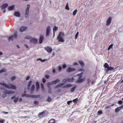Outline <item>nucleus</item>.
Here are the masks:
<instances>
[{
	"label": "nucleus",
	"mask_w": 123,
	"mask_h": 123,
	"mask_svg": "<svg viewBox=\"0 0 123 123\" xmlns=\"http://www.w3.org/2000/svg\"><path fill=\"white\" fill-rule=\"evenodd\" d=\"M0 84L9 89H12L14 90H16L17 89V86L12 84H9L8 85L5 83H0Z\"/></svg>",
	"instance_id": "obj_1"
},
{
	"label": "nucleus",
	"mask_w": 123,
	"mask_h": 123,
	"mask_svg": "<svg viewBox=\"0 0 123 123\" xmlns=\"http://www.w3.org/2000/svg\"><path fill=\"white\" fill-rule=\"evenodd\" d=\"M64 36V33L60 32L57 37V39L58 40V41L62 43L64 42L65 41V40L63 37Z\"/></svg>",
	"instance_id": "obj_2"
},
{
	"label": "nucleus",
	"mask_w": 123,
	"mask_h": 123,
	"mask_svg": "<svg viewBox=\"0 0 123 123\" xmlns=\"http://www.w3.org/2000/svg\"><path fill=\"white\" fill-rule=\"evenodd\" d=\"M72 86V85L70 84H67L65 86H63V83H61L56 85V88L60 87H62L63 88H69L71 87Z\"/></svg>",
	"instance_id": "obj_3"
},
{
	"label": "nucleus",
	"mask_w": 123,
	"mask_h": 123,
	"mask_svg": "<svg viewBox=\"0 0 123 123\" xmlns=\"http://www.w3.org/2000/svg\"><path fill=\"white\" fill-rule=\"evenodd\" d=\"M30 7V5L28 4L27 5L26 9V10L25 12V17L26 18H27L28 15L29 13V10Z\"/></svg>",
	"instance_id": "obj_4"
},
{
	"label": "nucleus",
	"mask_w": 123,
	"mask_h": 123,
	"mask_svg": "<svg viewBox=\"0 0 123 123\" xmlns=\"http://www.w3.org/2000/svg\"><path fill=\"white\" fill-rule=\"evenodd\" d=\"M15 92L12 90L7 91L6 90H5L4 93H5L8 94H12L14 93Z\"/></svg>",
	"instance_id": "obj_5"
},
{
	"label": "nucleus",
	"mask_w": 123,
	"mask_h": 123,
	"mask_svg": "<svg viewBox=\"0 0 123 123\" xmlns=\"http://www.w3.org/2000/svg\"><path fill=\"white\" fill-rule=\"evenodd\" d=\"M85 78H81V77H78V80L76 81V82L77 83H80L82 82L85 80Z\"/></svg>",
	"instance_id": "obj_6"
},
{
	"label": "nucleus",
	"mask_w": 123,
	"mask_h": 123,
	"mask_svg": "<svg viewBox=\"0 0 123 123\" xmlns=\"http://www.w3.org/2000/svg\"><path fill=\"white\" fill-rule=\"evenodd\" d=\"M17 35L16 33L14 34L12 36H11L9 38V41H13L14 39L16 38L17 37Z\"/></svg>",
	"instance_id": "obj_7"
},
{
	"label": "nucleus",
	"mask_w": 123,
	"mask_h": 123,
	"mask_svg": "<svg viewBox=\"0 0 123 123\" xmlns=\"http://www.w3.org/2000/svg\"><path fill=\"white\" fill-rule=\"evenodd\" d=\"M50 26L47 27L46 29V36L47 37L49 36L50 31Z\"/></svg>",
	"instance_id": "obj_8"
},
{
	"label": "nucleus",
	"mask_w": 123,
	"mask_h": 123,
	"mask_svg": "<svg viewBox=\"0 0 123 123\" xmlns=\"http://www.w3.org/2000/svg\"><path fill=\"white\" fill-rule=\"evenodd\" d=\"M25 96L28 97H30L33 98H37V97H39V96L36 95H31L30 94H25Z\"/></svg>",
	"instance_id": "obj_9"
},
{
	"label": "nucleus",
	"mask_w": 123,
	"mask_h": 123,
	"mask_svg": "<svg viewBox=\"0 0 123 123\" xmlns=\"http://www.w3.org/2000/svg\"><path fill=\"white\" fill-rule=\"evenodd\" d=\"M75 69L74 68H72L70 67H68L67 69L66 72L68 73H70L75 71Z\"/></svg>",
	"instance_id": "obj_10"
},
{
	"label": "nucleus",
	"mask_w": 123,
	"mask_h": 123,
	"mask_svg": "<svg viewBox=\"0 0 123 123\" xmlns=\"http://www.w3.org/2000/svg\"><path fill=\"white\" fill-rule=\"evenodd\" d=\"M111 18L110 17L108 18L106 21V25L108 26L111 23Z\"/></svg>",
	"instance_id": "obj_11"
},
{
	"label": "nucleus",
	"mask_w": 123,
	"mask_h": 123,
	"mask_svg": "<svg viewBox=\"0 0 123 123\" xmlns=\"http://www.w3.org/2000/svg\"><path fill=\"white\" fill-rule=\"evenodd\" d=\"M45 49L48 52L50 53L51 52L52 49L51 47H49L48 46L45 48Z\"/></svg>",
	"instance_id": "obj_12"
},
{
	"label": "nucleus",
	"mask_w": 123,
	"mask_h": 123,
	"mask_svg": "<svg viewBox=\"0 0 123 123\" xmlns=\"http://www.w3.org/2000/svg\"><path fill=\"white\" fill-rule=\"evenodd\" d=\"M27 28L26 27L22 26L19 29V30L21 32H23L27 29Z\"/></svg>",
	"instance_id": "obj_13"
},
{
	"label": "nucleus",
	"mask_w": 123,
	"mask_h": 123,
	"mask_svg": "<svg viewBox=\"0 0 123 123\" xmlns=\"http://www.w3.org/2000/svg\"><path fill=\"white\" fill-rule=\"evenodd\" d=\"M44 39V37L42 35H41L40 37L39 43H41L43 42V40Z\"/></svg>",
	"instance_id": "obj_14"
},
{
	"label": "nucleus",
	"mask_w": 123,
	"mask_h": 123,
	"mask_svg": "<svg viewBox=\"0 0 123 123\" xmlns=\"http://www.w3.org/2000/svg\"><path fill=\"white\" fill-rule=\"evenodd\" d=\"M45 112L43 111L42 112H41L39 113L38 116L41 117H43L44 115Z\"/></svg>",
	"instance_id": "obj_15"
},
{
	"label": "nucleus",
	"mask_w": 123,
	"mask_h": 123,
	"mask_svg": "<svg viewBox=\"0 0 123 123\" xmlns=\"http://www.w3.org/2000/svg\"><path fill=\"white\" fill-rule=\"evenodd\" d=\"M66 79L67 82H72L74 80V78H73L72 77L71 78H68Z\"/></svg>",
	"instance_id": "obj_16"
},
{
	"label": "nucleus",
	"mask_w": 123,
	"mask_h": 123,
	"mask_svg": "<svg viewBox=\"0 0 123 123\" xmlns=\"http://www.w3.org/2000/svg\"><path fill=\"white\" fill-rule=\"evenodd\" d=\"M60 82V80L59 79H56L55 81H52L51 82V84H52L53 83L54 84H56L58 83H59Z\"/></svg>",
	"instance_id": "obj_17"
},
{
	"label": "nucleus",
	"mask_w": 123,
	"mask_h": 123,
	"mask_svg": "<svg viewBox=\"0 0 123 123\" xmlns=\"http://www.w3.org/2000/svg\"><path fill=\"white\" fill-rule=\"evenodd\" d=\"M31 42L34 43H36L37 42V40L35 38H33L30 40Z\"/></svg>",
	"instance_id": "obj_18"
},
{
	"label": "nucleus",
	"mask_w": 123,
	"mask_h": 123,
	"mask_svg": "<svg viewBox=\"0 0 123 123\" xmlns=\"http://www.w3.org/2000/svg\"><path fill=\"white\" fill-rule=\"evenodd\" d=\"M14 15L15 16L17 17H19L20 16V14L19 12H15L14 13Z\"/></svg>",
	"instance_id": "obj_19"
},
{
	"label": "nucleus",
	"mask_w": 123,
	"mask_h": 123,
	"mask_svg": "<svg viewBox=\"0 0 123 123\" xmlns=\"http://www.w3.org/2000/svg\"><path fill=\"white\" fill-rule=\"evenodd\" d=\"M8 6L7 4H5L1 6V8L2 9H4L7 7Z\"/></svg>",
	"instance_id": "obj_20"
},
{
	"label": "nucleus",
	"mask_w": 123,
	"mask_h": 123,
	"mask_svg": "<svg viewBox=\"0 0 123 123\" xmlns=\"http://www.w3.org/2000/svg\"><path fill=\"white\" fill-rule=\"evenodd\" d=\"M14 7V5L9 6L8 8V9L9 11L12 10L13 9Z\"/></svg>",
	"instance_id": "obj_21"
},
{
	"label": "nucleus",
	"mask_w": 123,
	"mask_h": 123,
	"mask_svg": "<svg viewBox=\"0 0 123 123\" xmlns=\"http://www.w3.org/2000/svg\"><path fill=\"white\" fill-rule=\"evenodd\" d=\"M58 29V27H56V26H54V28H53V34H54V36L55 35V31H56Z\"/></svg>",
	"instance_id": "obj_22"
},
{
	"label": "nucleus",
	"mask_w": 123,
	"mask_h": 123,
	"mask_svg": "<svg viewBox=\"0 0 123 123\" xmlns=\"http://www.w3.org/2000/svg\"><path fill=\"white\" fill-rule=\"evenodd\" d=\"M49 121L50 122H49V123H55V120L54 119H50Z\"/></svg>",
	"instance_id": "obj_23"
},
{
	"label": "nucleus",
	"mask_w": 123,
	"mask_h": 123,
	"mask_svg": "<svg viewBox=\"0 0 123 123\" xmlns=\"http://www.w3.org/2000/svg\"><path fill=\"white\" fill-rule=\"evenodd\" d=\"M114 104H112L111 105H109L107 106L105 108V109H107L109 108H111V106H114Z\"/></svg>",
	"instance_id": "obj_24"
},
{
	"label": "nucleus",
	"mask_w": 123,
	"mask_h": 123,
	"mask_svg": "<svg viewBox=\"0 0 123 123\" xmlns=\"http://www.w3.org/2000/svg\"><path fill=\"white\" fill-rule=\"evenodd\" d=\"M79 63L81 65L82 67L84 65V64L83 62L81 61H79Z\"/></svg>",
	"instance_id": "obj_25"
},
{
	"label": "nucleus",
	"mask_w": 123,
	"mask_h": 123,
	"mask_svg": "<svg viewBox=\"0 0 123 123\" xmlns=\"http://www.w3.org/2000/svg\"><path fill=\"white\" fill-rule=\"evenodd\" d=\"M120 110V107H118L115 109V111L116 112H117Z\"/></svg>",
	"instance_id": "obj_26"
},
{
	"label": "nucleus",
	"mask_w": 123,
	"mask_h": 123,
	"mask_svg": "<svg viewBox=\"0 0 123 123\" xmlns=\"http://www.w3.org/2000/svg\"><path fill=\"white\" fill-rule=\"evenodd\" d=\"M77 86H74L73 87H72L71 89L70 90V91L71 92H73L74 90V89L76 88Z\"/></svg>",
	"instance_id": "obj_27"
},
{
	"label": "nucleus",
	"mask_w": 123,
	"mask_h": 123,
	"mask_svg": "<svg viewBox=\"0 0 123 123\" xmlns=\"http://www.w3.org/2000/svg\"><path fill=\"white\" fill-rule=\"evenodd\" d=\"M113 69V68L112 67H109V66L108 68L107 69V70H106V71H107L110 70H112Z\"/></svg>",
	"instance_id": "obj_28"
},
{
	"label": "nucleus",
	"mask_w": 123,
	"mask_h": 123,
	"mask_svg": "<svg viewBox=\"0 0 123 123\" xmlns=\"http://www.w3.org/2000/svg\"><path fill=\"white\" fill-rule=\"evenodd\" d=\"M77 9H76L74 10L73 12V15L74 16H75L77 13Z\"/></svg>",
	"instance_id": "obj_29"
},
{
	"label": "nucleus",
	"mask_w": 123,
	"mask_h": 123,
	"mask_svg": "<svg viewBox=\"0 0 123 123\" xmlns=\"http://www.w3.org/2000/svg\"><path fill=\"white\" fill-rule=\"evenodd\" d=\"M6 71V69H3L0 71V74L3 72H5Z\"/></svg>",
	"instance_id": "obj_30"
},
{
	"label": "nucleus",
	"mask_w": 123,
	"mask_h": 123,
	"mask_svg": "<svg viewBox=\"0 0 123 123\" xmlns=\"http://www.w3.org/2000/svg\"><path fill=\"white\" fill-rule=\"evenodd\" d=\"M104 67L106 68H108V67H109V65L107 63H105L104 65Z\"/></svg>",
	"instance_id": "obj_31"
},
{
	"label": "nucleus",
	"mask_w": 123,
	"mask_h": 123,
	"mask_svg": "<svg viewBox=\"0 0 123 123\" xmlns=\"http://www.w3.org/2000/svg\"><path fill=\"white\" fill-rule=\"evenodd\" d=\"M35 88V86L34 85H33L32 86V87L31 88V92H32L33 91L34 89Z\"/></svg>",
	"instance_id": "obj_32"
},
{
	"label": "nucleus",
	"mask_w": 123,
	"mask_h": 123,
	"mask_svg": "<svg viewBox=\"0 0 123 123\" xmlns=\"http://www.w3.org/2000/svg\"><path fill=\"white\" fill-rule=\"evenodd\" d=\"M31 83L32 81H30L28 82V88H29L30 87L31 84Z\"/></svg>",
	"instance_id": "obj_33"
},
{
	"label": "nucleus",
	"mask_w": 123,
	"mask_h": 123,
	"mask_svg": "<svg viewBox=\"0 0 123 123\" xmlns=\"http://www.w3.org/2000/svg\"><path fill=\"white\" fill-rule=\"evenodd\" d=\"M113 46V44H111L109 47L108 48V50H109L111 48H112Z\"/></svg>",
	"instance_id": "obj_34"
},
{
	"label": "nucleus",
	"mask_w": 123,
	"mask_h": 123,
	"mask_svg": "<svg viewBox=\"0 0 123 123\" xmlns=\"http://www.w3.org/2000/svg\"><path fill=\"white\" fill-rule=\"evenodd\" d=\"M65 9L68 10H69V8L68 7V3H67L65 6Z\"/></svg>",
	"instance_id": "obj_35"
},
{
	"label": "nucleus",
	"mask_w": 123,
	"mask_h": 123,
	"mask_svg": "<svg viewBox=\"0 0 123 123\" xmlns=\"http://www.w3.org/2000/svg\"><path fill=\"white\" fill-rule=\"evenodd\" d=\"M62 82H63V83H62L63 85H64L67 82L66 81V79H64L62 81Z\"/></svg>",
	"instance_id": "obj_36"
},
{
	"label": "nucleus",
	"mask_w": 123,
	"mask_h": 123,
	"mask_svg": "<svg viewBox=\"0 0 123 123\" xmlns=\"http://www.w3.org/2000/svg\"><path fill=\"white\" fill-rule=\"evenodd\" d=\"M83 74V73H81L80 74H79L77 75V76H80L79 77H80L82 76Z\"/></svg>",
	"instance_id": "obj_37"
},
{
	"label": "nucleus",
	"mask_w": 123,
	"mask_h": 123,
	"mask_svg": "<svg viewBox=\"0 0 123 123\" xmlns=\"http://www.w3.org/2000/svg\"><path fill=\"white\" fill-rule=\"evenodd\" d=\"M41 86L42 90L43 91L44 89V87L43 86V85L42 83L41 84Z\"/></svg>",
	"instance_id": "obj_38"
},
{
	"label": "nucleus",
	"mask_w": 123,
	"mask_h": 123,
	"mask_svg": "<svg viewBox=\"0 0 123 123\" xmlns=\"http://www.w3.org/2000/svg\"><path fill=\"white\" fill-rule=\"evenodd\" d=\"M18 97L14 99V102H17L18 101Z\"/></svg>",
	"instance_id": "obj_39"
},
{
	"label": "nucleus",
	"mask_w": 123,
	"mask_h": 123,
	"mask_svg": "<svg viewBox=\"0 0 123 123\" xmlns=\"http://www.w3.org/2000/svg\"><path fill=\"white\" fill-rule=\"evenodd\" d=\"M15 79V77L14 76H13L11 77V81H13Z\"/></svg>",
	"instance_id": "obj_40"
},
{
	"label": "nucleus",
	"mask_w": 123,
	"mask_h": 123,
	"mask_svg": "<svg viewBox=\"0 0 123 123\" xmlns=\"http://www.w3.org/2000/svg\"><path fill=\"white\" fill-rule=\"evenodd\" d=\"M5 121V120L4 119H3L2 120L0 119V123H3Z\"/></svg>",
	"instance_id": "obj_41"
},
{
	"label": "nucleus",
	"mask_w": 123,
	"mask_h": 123,
	"mask_svg": "<svg viewBox=\"0 0 123 123\" xmlns=\"http://www.w3.org/2000/svg\"><path fill=\"white\" fill-rule=\"evenodd\" d=\"M79 33L78 32H77L76 33V35H75V39H76L77 38V37L78 36V34H79Z\"/></svg>",
	"instance_id": "obj_42"
},
{
	"label": "nucleus",
	"mask_w": 123,
	"mask_h": 123,
	"mask_svg": "<svg viewBox=\"0 0 123 123\" xmlns=\"http://www.w3.org/2000/svg\"><path fill=\"white\" fill-rule=\"evenodd\" d=\"M24 38L25 39H30V36H27L26 37H25Z\"/></svg>",
	"instance_id": "obj_43"
},
{
	"label": "nucleus",
	"mask_w": 123,
	"mask_h": 123,
	"mask_svg": "<svg viewBox=\"0 0 123 123\" xmlns=\"http://www.w3.org/2000/svg\"><path fill=\"white\" fill-rule=\"evenodd\" d=\"M118 103L120 105H121L123 103V101L121 100H119L118 101Z\"/></svg>",
	"instance_id": "obj_44"
},
{
	"label": "nucleus",
	"mask_w": 123,
	"mask_h": 123,
	"mask_svg": "<svg viewBox=\"0 0 123 123\" xmlns=\"http://www.w3.org/2000/svg\"><path fill=\"white\" fill-rule=\"evenodd\" d=\"M62 68L61 66H59L58 67V70L59 71H60L62 69Z\"/></svg>",
	"instance_id": "obj_45"
},
{
	"label": "nucleus",
	"mask_w": 123,
	"mask_h": 123,
	"mask_svg": "<svg viewBox=\"0 0 123 123\" xmlns=\"http://www.w3.org/2000/svg\"><path fill=\"white\" fill-rule=\"evenodd\" d=\"M6 94H4L2 95V97L3 98H5L6 97Z\"/></svg>",
	"instance_id": "obj_46"
},
{
	"label": "nucleus",
	"mask_w": 123,
	"mask_h": 123,
	"mask_svg": "<svg viewBox=\"0 0 123 123\" xmlns=\"http://www.w3.org/2000/svg\"><path fill=\"white\" fill-rule=\"evenodd\" d=\"M45 77L46 78L48 79L49 77V76L48 75H45Z\"/></svg>",
	"instance_id": "obj_47"
},
{
	"label": "nucleus",
	"mask_w": 123,
	"mask_h": 123,
	"mask_svg": "<svg viewBox=\"0 0 123 123\" xmlns=\"http://www.w3.org/2000/svg\"><path fill=\"white\" fill-rule=\"evenodd\" d=\"M78 71L84 72V70L83 68H80L78 70Z\"/></svg>",
	"instance_id": "obj_48"
},
{
	"label": "nucleus",
	"mask_w": 123,
	"mask_h": 123,
	"mask_svg": "<svg viewBox=\"0 0 123 123\" xmlns=\"http://www.w3.org/2000/svg\"><path fill=\"white\" fill-rule=\"evenodd\" d=\"M51 99L49 97L47 99V100L48 101H50L51 100Z\"/></svg>",
	"instance_id": "obj_49"
},
{
	"label": "nucleus",
	"mask_w": 123,
	"mask_h": 123,
	"mask_svg": "<svg viewBox=\"0 0 123 123\" xmlns=\"http://www.w3.org/2000/svg\"><path fill=\"white\" fill-rule=\"evenodd\" d=\"M72 102V101H68L67 102V103L68 105H69L71 102Z\"/></svg>",
	"instance_id": "obj_50"
},
{
	"label": "nucleus",
	"mask_w": 123,
	"mask_h": 123,
	"mask_svg": "<svg viewBox=\"0 0 123 123\" xmlns=\"http://www.w3.org/2000/svg\"><path fill=\"white\" fill-rule=\"evenodd\" d=\"M51 84V83H50V82H49L47 84V86L48 87H50V84Z\"/></svg>",
	"instance_id": "obj_51"
},
{
	"label": "nucleus",
	"mask_w": 123,
	"mask_h": 123,
	"mask_svg": "<svg viewBox=\"0 0 123 123\" xmlns=\"http://www.w3.org/2000/svg\"><path fill=\"white\" fill-rule=\"evenodd\" d=\"M34 104L36 105H37L38 104V102L37 101H35L34 102Z\"/></svg>",
	"instance_id": "obj_52"
},
{
	"label": "nucleus",
	"mask_w": 123,
	"mask_h": 123,
	"mask_svg": "<svg viewBox=\"0 0 123 123\" xmlns=\"http://www.w3.org/2000/svg\"><path fill=\"white\" fill-rule=\"evenodd\" d=\"M2 112V113H3L4 114H7L8 113V112L4 111H3Z\"/></svg>",
	"instance_id": "obj_53"
},
{
	"label": "nucleus",
	"mask_w": 123,
	"mask_h": 123,
	"mask_svg": "<svg viewBox=\"0 0 123 123\" xmlns=\"http://www.w3.org/2000/svg\"><path fill=\"white\" fill-rule=\"evenodd\" d=\"M37 61L40 60V61L42 62H43V60L41 59H38L37 60Z\"/></svg>",
	"instance_id": "obj_54"
},
{
	"label": "nucleus",
	"mask_w": 123,
	"mask_h": 123,
	"mask_svg": "<svg viewBox=\"0 0 123 123\" xmlns=\"http://www.w3.org/2000/svg\"><path fill=\"white\" fill-rule=\"evenodd\" d=\"M37 61L40 60V61L42 62H43V60L41 59H38L37 60Z\"/></svg>",
	"instance_id": "obj_55"
},
{
	"label": "nucleus",
	"mask_w": 123,
	"mask_h": 123,
	"mask_svg": "<svg viewBox=\"0 0 123 123\" xmlns=\"http://www.w3.org/2000/svg\"><path fill=\"white\" fill-rule=\"evenodd\" d=\"M66 67V65L65 64H64L63 65L62 67L63 68H65Z\"/></svg>",
	"instance_id": "obj_56"
},
{
	"label": "nucleus",
	"mask_w": 123,
	"mask_h": 123,
	"mask_svg": "<svg viewBox=\"0 0 123 123\" xmlns=\"http://www.w3.org/2000/svg\"><path fill=\"white\" fill-rule=\"evenodd\" d=\"M30 78V77L29 76H28L26 78V80H29Z\"/></svg>",
	"instance_id": "obj_57"
},
{
	"label": "nucleus",
	"mask_w": 123,
	"mask_h": 123,
	"mask_svg": "<svg viewBox=\"0 0 123 123\" xmlns=\"http://www.w3.org/2000/svg\"><path fill=\"white\" fill-rule=\"evenodd\" d=\"M36 86H39V83L38 82H36Z\"/></svg>",
	"instance_id": "obj_58"
},
{
	"label": "nucleus",
	"mask_w": 123,
	"mask_h": 123,
	"mask_svg": "<svg viewBox=\"0 0 123 123\" xmlns=\"http://www.w3.org/2000/svg\"><path fill=\"white\" fill-rule=\"evenodd\" d=\"M73 65H75V66L77 65H78V64L76 62H75L74 63Z\"/></svg>",
	"instance_id": "obj_59"
},
{
	"label": "nucleus",
	"mask_w": 123,
	"mask_h": 123,
	"mask_svg": "<svg viewBox=\"0 0 123 123\" xmlns=\"http://www.w3.org/2000/svg\"><path fill=\"white\" fill-rule=\"evenodd\" d=\"M87 81L88 83H89L91 81L90 79V78L88 79L87 80Z\"/></svg>",
	"instance_id": "obj_60"
},
{
	"label": "nucleus",
	"mask_w": 123,
	"mask_h": 123,
	"mask_svg": "<svg viewBox=\"0 0 123 123\" xmlns=\"http://www.w3.org/2000/svg\"><path fill=\"white\" fill-rule=\"evenodd\" d=\"M46 80L45 79L43 78V83H45L46 81Z\"/></svg>",
	"instance_id": "obj_61"
},
{
	"label": "nucleus",
	"mask_w": 123,
	"mask_h": 123,
	"mask_svg": "<svg viewBox=\"0 0 123 123\" xmlns=\"http://www.w3.org/2000/svg\"><path fill=\"white\" fill-rule=\"evenodd\" d=\"M98 113L99 114H101L102 113V112L101 111H98Z\"/></svg>",
	"instance_id": "obj_62"
},
{
	"label": "nucleus",
	"mask_w": 123,
	"mask_h": 123,
	"mask_svg": "<svg viewBox=\"0 0 123 123\" xmlns=\"http://www.w3.org/2000/svg\"><path fill=\"white\" fill-rule=\"evenodd\" d=\"M36 88H37V90H38L39 89V86H37Z\"/></svg>",
	"instance_id": "obj_63"
},
{
	"label": "nucleus",
	"mask_w": 123,
	"mask_h": 123,
	"mask_svg": "<svg viewBox=\"0 0 123 123\" xmlns=\"http://www.w3.org/2000/svg\"><path fill=\"white\" fill-rule=\"evenodd\" d=\"M120 107V109L121 110L122 109V108H123V105H121L120 107Z\"/></svg>",
	"instance_id": "obj_64"
}]
</instances>
